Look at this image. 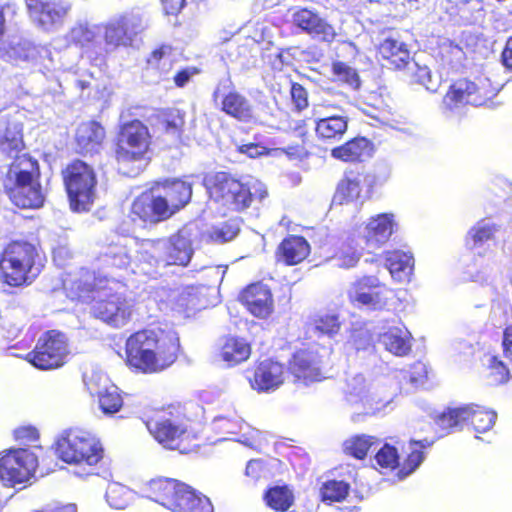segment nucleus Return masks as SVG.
Returning a JSON list of instances; mask_svg holds the SVG:
<instances>
[{
  "mask_svg": "<svg viewBox=\"0 0 512 512\" xmlns=\"http://www.w3.org/2000/svg\"><path fill=\"white\" fill-rule=\"evenodd\" d=\"M178 348L179 338L174 331H138L126 341L127 362L146 373L158 372L174 363Z\"/></svg>",
  "mask_w": 512,
  "mask_h": 512,
  "instance_id": "1",
  "label": "nucleus"
},
{
  "mask_svg": "<svg viewBox=\"0 0 512 512\" xmlns=\"http://www.w3.org/2000/svg\"><path fill=\"white\" fill-rule=\"evenodd\" d=\"M207 189L213 201L234 211L247 209L253 200L261 201L267 196L266 186L258 179L237 180L224 172L209 178Z\"/></svg>",
  "mask_w": 512,
  "mask_h": 512,
  "instance_id": "2",
  "label": "nucleus"
},
{
  "mask_svg": "<svg viewBox=\"0 0 512 512\" xmlns=\"http://www.w3.org/2000/svg\"><path fill=\"white\" fill-rule=\"evenodd\" d=\"M42 260L35 248L27 242H12L4 249L0 271L5 283L20 286L32 282L41 272Z\"/></svg>",
  "mask_w": 512,
  "mask_h": 512,
  "instance_id": "3",
  "label": "nucleus"
},
{
  "mask_svg": "<svg viewBox=\"0 0 512 512\" xmlns=\"http://www.w3.org/2000/svg\"><path fill=\"white\" fill-rule=\"evenodd\" d=\"M148 127L139 120L125 123L120 130L116 148V159L120 171L134 176L142 169L150 146Z\"/></svg>",
  "mask_w": 512,
  "mask_h": 512,
  "instance_id": "4",
  "label": "nucleus"
},
{
  "mask_svg": "<svg viewBox=\"0 0 512 512\" xmlns=\"http://www.w3.org/2000/svg\"><path fill=\"white\" fill-rule=\"evenodd\" d=\"M96 302L93 315L106 324L120 328L125 326L133 313V301L124 295V286L115 280H99L95 283Z\"/></svg>",
  "mask_w": 512,
  "mask_h": 512,
  "instance_id": "5",
  "label": "nucleus"
},
{
  "mask_svg": "<svg viewBox=\"0 0 512 512\" xmlns=\"http://www.w3.org/2000/svg\"><path fill=\"white\" fill-rule=\"evenodd\" d=\"M39 174L38 163L30 156H19L8 171V178L14 179L12 187L5 185L10 199L21 208H38L44 202L41 187L36 178Z\"/></svg>",
  "mask_w": 512,
  "mask_h": 512,
  "instance_id": "6",
  "label": "nucleus"
},
{
  "mask_svg": "<svg viewBox=\"0 0 512 512\" xmlns=\"http://www.w3.org/2000/svg\"><path fill=\"white\" fill-rule=\"evenodd\" d=\"M58 457L69 464L95 466L103 457L98 438L83 429L64 431L56 441Z\"/></svg>",
  "mask_w": 512,
  "mask_h": 512,
  "instance_id": "7",
  "label": "nucleus"
},
{
  "mask_svg": "<svg viewBox=\"0 0 512 512\" xmlns=\"http://www.w3.org/2000/svg\"><path fill=\"white\" fill-rule=\"evenodd\" d=\"M145 29L146 23L139 12L130 11L111 18L100 25L101 42H104V46L96 54L104 56L119 47L132 46L136 36Z\"/></svg>",
  "mask_w": 512,
  "mask_h": 512,
  "instance_id": "8",
  "label": "nucleus"
},
{
  "mask_svg": "<svg viewBox=\"0 0 512 512\" xmlns=\"http://www.w3.org/2000/svg\"><path fill=\"white\" fill-rule=\"evenodd\" d=\"M64 183L72 210L88 211L96 198L93 169L83 161H75L64 171Z\"/></svg>",
  "mask_w": 512,
  "mask_h": 512,
  "instance_id": "9",
  "label": "nucleus"
},
{
  "mask_svg": "<svg viewBox=\"0 0 512 512\" xmlns=\"http://www.w3.org/2000/svg\"><path fill=\"white\" fill-rule=\"evenodd\" d=\"M499 92L491 80L485 76H478L474 80L459 79L454 82L443 98L446 109L454 111L466 104L474 106L486 105Z\"/></svg>",
  "mask_w": 512,
  "mask_h": 512,
  "instance_id": "10",
  "label": "nucleus"
},
{
  "mask_svg": "<svg viewBox=\"0 0 512 512\" xmlns=\"http://www.w3.org/2000/svg\"><path fill=\"white\" fill-rule=\"evenodd\" d=\"M496 418V412L471 404L448 408L435 418V422L445 434L451 433L454 429H463L468 422L475 432L484 433L493 427Z\"/></svg>",
  "mask_w": 512,
  "mask_h": 512,
  "instance_id": "11",
  "label": "nucleus"
},
{
  "mask_svg": "<svg viewBox=\"0 0 512 512\" xmlns=\"http://www.w3.org/2000/svg\"><path fill=\"white\" fill-rule=\"evenodd\" d=\"M37 466V455L28 449H12L0 454V483L6 487L24 485Z\"/></svg>",
  "mask_w": 512,
  "mask_h": 512,
  "instance_id": "12",
  "label": "nucleus"
},
{
  "mask_svg": "<svg viewBox=\"0 0 512 512\" xmlns=\"http://www.w3.org/2000/svg\"><path fill=\"white\" fill-rule=\"evenodd\" d=\"M351 303L367 310L388 309L394 292L381 284L376 276H363L356 280L348 291Z\"/></svg>",
  "mask_w": 512,
  "mask_h": 512,
  "instance_id": "13",
  "label": "nucleus"
},
{
  "mask_svg": "<svg viewBox=\"0 0 512 512\" xmlns=\"http://www.w3.org/2000/svg\"><path fill=\"white\" fill-rule=\"evenodd\" d=\"M68 355L67 338L58 331H49L41 336L34 350L26 359L36 368L55 369L62 366Z\"/></svg>",
  "mask_w": 512,
  "mask_h": 512,
  "instance_id": "14",
  "label": "nucleus"
},
{
  "mask_svg": "<svg viewBox=\"0 0 512 512\" xmlns=\"http://www.w3.org/2000/svg\"><path fill=\"white\" fill-rule=\"evenodd\" d=\"M147 429L155 440L164 448L180 450L181 443L188 438L185 418L171 410L163 411L146 423Z\"/></svg>",
  "mask_w": 512,
  "mask_h": 512,
  "instance_id": "15",
  "label": "nucleus"
},
{
  "mask_svg": "<svg viewBox=\"0 0 512 512\" xmlns=\"http://www.w3.org/2000/svg\"><path fill=\"white\" fill-rule=\"evenodd\" d=\"M342 111L341 105L330 102L314 107L315 133L318 139L325 143L342 140L347 132L349 122L347 115L338 113Z\"/></svg>",
  "mask_w": 512,
  "mask_h": 512,
  "instance_id": "16",
  "label": "nucleus"
},
{
  "mask_svg": "<svg viewBox=\"0 0 512 512\" xmlns=\"http://www.w3.org/2000/svg\"><path fill=\"white\" fill-rule=\"evenodd\" d=\"M83 380L87 391L97 401L103 414L111 416L122 408L123 399L119 389L104 372L100 370L86 372Z\"/></svg>",
  "mask_w": 512,
  "mask_h": 512,
  "instance_id": "17",
  "label": "nucleus"
},
{
  "mask_svg": "<svg viewBox=\"0 0 512 512\" xmlns=\"http://www.w3.org/2000/svg\"><path fill=\"white\" fill-rule=\"evenodd\" d=\"M480 13V3L471 0H436L432 11L427 15V23L436 25L432 34L440 32V26L450 21L471 23L477 19L473 14Z\"/></svg>",
  "mask_w": 512,
  "mask_h": 512,
  "instance_id": "18",
  "label": "nucleus"
},
{
  "mask_svg": "<svg viewBox=\"0 0 512 512\" xmlns=\"http://www.w3.org/2000/svg\"><path fill=\"white\" fill-rule=\"evenodd\" d=\"M25 2L32 21L46 31L60 27L71 9V5L62 0H26Z\"/></svg>",
  "mask_w": 512,
  "mask_h": 512,
  "instance_id": "19",
  "label": "nucleus"
},
{
  "mask_svg": "<svg viewBox=\"0 0 512 512\" xmlns=\"http://www.w3.org/2000/svg\"><path fill=\"white\" fill-rule=\"evenodd\" d=\"M172 216L169 206L160 194V190L144 192L138 196L131 206V218L143 223L156 224Z\"/></svg>",
  "mask_w": 512,
  "mask_h": 512,
  "instance_id": "20",
  "label": "nucleus"
},
{
  "mask_svg": "<svg viewBox=\"0 0 512 512\" xmlns=\"http://www.w3.org/2000/svg\"><path fill=\"white\" fill-rule=\"evenodd\" d=\"M377 56L383 66L402 69L410 64V51L396 31L383 32L376 44Z\"/></svg>",
  "mask_w": 512,
  "mask_h": 512,
  "instance_id": "21",
  "label": "nucleus"
},
{
  "mask_svg": "<svg viewBox=\"0 0 512 512\" xmlns=\"http://www.w3.org/2000/svg\"><path fill=\"white\" fill-rule=\"evenodd\" d=\"M323 357L316 349L300 350L293 355L289 370L297 380L306 384L321 381L325 378Z\"/></svg>",
  "mask_w": 512,
  "mask_h": 512,
  "instance_id": "22",
  "label": "nucleus"
},
{
  "mask_svg": "<svg viewBox=\"0 0 512 512\" xmlns=\"http://www.w3.org/2000/svg\"><path fill=\"white\" fill-rule=\"evenodd\" d=\"M397 226L393 213H380L368 218L360 233L367 248L378 249L389 241Z\"/></svg>",
  "mask_w": 512,
  "mask_h": 512,
  "instance_id": "23",
  "label": "nucleus"
},
{
  "mask_svg": "<svg viewBox=\"0 0 512 512\" xmlns=\"http://www.w3.org/2000/svg\"><path fill=\"white\" fill-rule=\"evenodd\" d=\"M151 252L164 251V262L166 265L185 266L189 263L193 254L191 241L185 231L181 230L169 239H158L156 246L147 244Z\"/></svg>",
  "mask_w": 512,
  "mask_h": 512,
  "instance_id": "24",
  "label": "nucleus"
},
{
  "mask_svg": "<svg viewBox=\"0 0 512 512\" xmlns=\"http://www.w3.org/2000/svg\"><path fill=\"white\" fill-rule=\"evenodd\" d=\"M368 175L358 171H347L340 180L334 195V201L339 204L360 203L369 197Z\"/></svg>",
  "mask_w": 512,
  "mask_h": 512,
  "instance_id": "25",
  "label": "nucleus"
},
{
  "mask_svg": "<svg viewBox=\"0 0 512 512\" xmlns=\"http://www.w3.org/2000/svg\"><path fill=\"white\" fill-rule=\"evenodd\" d=\"M345 394L350 405L357 408L361 407L366 414L374 413L379 409L380 399L378 395L372 391L371 386L361 374H356L347 379Z\"/></svg>",
  "mask_w": 512,
  "mask_h": 512,
  "instance_id": "26",
  "label": "nucleus"
},
{
  "mask_svg": "<svg viewBox=\"0 0 512 512\" xmlns=\"http://www.w3.org/2000/svg\"><path fill=\"white\" fill-rule=\"evenodd\" d=\"M213 99L220 103L221 110L238 121L249 123L254 120V109L250 101L236 91L227 93L218 86L213 93Z\"/></svg>",
  "mask_w": 512,
  "mask_h": 512,
  "instance_id": "27",
  "label": "nucleus"
},
{
  "mask_svg": "<svg viewBox=\"0 0 512 512\" xmlns=\"http://www.w3.org/2000/svg\"><path fill=\"white\" fill-rule=\"evenodd\" d=\"M211 427L216 434L221 436L220 440L232 439L230 436L243 432V439H238V441L247 446H253L255 435L258 434V431L251 429L235 412L229 415H217L212 420Z\"/></svg>",
  "mask_w": 512,
  "mask_h": 512,
  "instance_id": "28",
  "label": "nucleus"
},
{
  "mask_svg": "<svg viewBox=\"0 0 512 512\" xmlns=\"http://www.w3.org/2000/svg\"><path fill=\"white\" fill-rule=\"evenodd\" d=\"M292 21L297 27L322 41L332 42L336 36L334 27L312 10L295 11Z\"/></svg>",
  "mask_w": 512,
  "mask_h": 512,
  "instance_id": "29",
  "label": "nucleus"
},
{
  "mask_svg": "<svg viewBox=\"0 0 512 512\" xmlns=\"http://www.w3.org/2000/svg\"><path fill=\"white\" fill-rule=\"evenodd\" d=\"M284 382L283 366L272 360H264L256 367L251 387L258 392H271L278 389Z\"/></svg>",
  "mask_w": 512,
  "mask_h": 512,
  "instance_id": "30",
  "label": "nucleus"
},
{
  "mask_svg": "<svg viewBox=\"0 0 512 512\" xmlns=\"http://www.w3.org/2000/svg\"><path fill=\"white\" fill-rule=\"evenodd\" d=\"M241 301L251 314L259 318L269 316L273 310L271 291L262 283L248 286L241 294Z\"/></svg>",
  "mask_w": 512,
  "mask_h": 512,
  "instance_id": "31",
  "label": "nucleus"
},
{
  "mask_svg": "<svg viewBox=\"0 0 512 512\" xmlns=\"http://www.w3.org/2000/svg\"><path fill=\"white\" fill-rule=\"evenodd\" d=\"M205 290V287L188 286L172 291L169 295L171 308L190 316L191 312L205 307Z\"/></svg>",
  "mask_w": 512,
  "mask_h": 512,
  "instance_id": "32",
  "label": "nucleus"
},
{
  "mask_svg": "<svg viewBox=\"0 0 512 512\" xmlns=\"http://www.w3.org/2000/svg\"><path fill=\"white\" fill-rule=\"evenodd\" d=\"M181 482L169 478H156L147 482L142 492L145 497L170 510L174 506V497L180 489Z\"/></svg>",
  "mask_w": 512,
  "mask_h": 512,
  "instance_id": "33",
  "label": "nucleus"
},
{
  "mask_svg": "<svg viewBox=\"0 0 512 512\" xmlns=\"http://www.w3.org/2000/svg\"><path fill=\"white\" fill-rule=\"evenodd\" d=\"M18 12L19 7L13 2L0 4V58L16 60L28 57V54L25 53L23 49L12 46L11 43L3 40L6 34L7 24L14 20Z\"/></svg>",
  "mask_w": 512,
  "mask_h": 512,
  "instance_id": "34",
  "label": "nucleus"
},
{
  "mask_svg": "<svg viewBox=\"0 0 512 512\" xmlns=\"http://www.w3.org/2000/svg\"><path fill=\"white\" fill-rule=\"evenodd\" d=\"M105 137L103 127L94 121L81 123L76 130V144L81 153H97Z\"/></svg>",
  "mask_w": 512,
  "mask_h": 512,
  "instance_id": "35",
  "label": "nucleus"
},
{
  "mask_svg": "<svg viewBox=\"0 0 512 512\" xmlns=\"http://www.w3.org/2000/svg\"><path fill=\"white\" fill-rule=\"evenodd\" d=\"M169 206L171 214L184 208L191 200L192 184L185 180L174 179L167 181L160 191Z\"/></svg>",
  "mask_w": 512,
  "mask_h": 512,
  "instance_id": "36",
  "label": "nucleus"
},
{
  "mask_svg": "<svg viewBox=\"0 0 512 512\" xmlns=\"http://www.w3.org/2000/svg\"><path fill=\"white\" fill-rule=\"evenodd\" d=\"M411 333L404 326L389 327L379 336L385 349L396 356H405L411 351Z\"/></svg>",
  "mask_w": 512,
  "mask_h": 512,
  "instance_id": "37",
  "label": "nucleus"
},
{
  "mask_svg": "<svg viewBox=\"0 0 512 512\" xmlns=\"http://www.w3.org/2000/svg\"><path fill=\"white\" fill-rule=\"evenodd\" d=\"M179 501H186L187 506H181L175 501L174 506H171L172 512H213V505L208 497L201 493H197L190 486L182 483L178 490Z\"/></svg>",
  "mask_w": 512,
  "mask_h": 512,
  "instance_id": "38",
  "label": "nucleus"
},
{
  "mask_svg": "<svg viewBox=\"0 0 512 512\" xmlns=\"http://www.w3.org/2000/svg\"><path fill=\"white\" fill-rule=\"evenodd\" d=\"M309 252V243L303 237L289 236L279 245L277 256L287 265H295L303 261Z\"/></svg>",
  "mask_w": 512,
  "mask_h": 512,
  "instance_id": "39",
  "label": "nucleus"
},
{
  "mask_svg": "<svg viewBox=\"0 0 512 512\" xmlns=\"http://www.w3.org/2000/svg\"><path fill=\"white\" fill-rule=\"evenodd\" d=\"M251 354L249 343L243 338H227L221 347L220 358L227 366H235L246 361Z\"/></svg>",
  "mask_w": 512,
  "mask_h": 512,
  "instance_id": "40",
  "label": "nucleus"
},
{
  "mask_svg": "<svg viewBox=\"0 0 512 512\" xmlns=\"http://www.w3.org/2000/svg\"><path fill=\"white\" fill-rule=\"evenodd\" d=\"M386 267L397 281H406L412 274L414 258L410 253L392 251L386 254Z\"/></svg>",
  "mask_w": 512,
  "mask_h": 512,
  "instance_id": "41",
  "label": "nucleus"
},
{
  "mask_svg": "<svg viewBox=\"0 0 512 512\" xmlns=\"http://www.w3.org/2000/svg\"><path fill=\"white\" fill-rule=\"evenodd\" d=\"M68 37L71 42L81 47L94 48L96 52L100 51V25L77 24L70 30Z\"/></svg>",
  "mask_w": 512,
  "mask_h": 512,
  "instance_id": "42",
  "label": "nucleus"
},
{
  "mask_svg": "<svg viewBox=\"0 0 512 512\" xmlns=\"http://www.w3.org/2000/svg\"><path fill=\"white\" fill-rule=\"evenodd\" d=\"M368 148V140L363 137H358L333 148L331 150V156L340 161L354 162L359 160L367 152Z\"/></svg>",
  "mask_w": 512,
  "mask_h": 512,
  "instance_id": "43",
  "label": "nucleus"
},
{
  "mask_svg": "<svg viewBox=\"0 0 512 512\" xmlns=\"http://www.w3.org/2000/svg\"><path fill=\"white\" fill-rule=\"evenodd\" d=\"M431 444L432 442L428 441L427 439L421 441L411 440L409 442L406 449L408 456L398 472L400 479H404L405 477L409 476L421 465L425 458L422 450L426 447H429Z\"/></svg>",
  "mask_w": 512,
  "mask_h": 512,
  "instance_id": "44",
  "label": "nucleus"
},
{
  "mask_svg": "<svg viewBox=\"0 0 512 512\" xmlns=\"http://www.w3.org/2000/svg\"><path fill=\"white\" fill-rule=\"evenodd\" d=\"M158 240H144L137 251V260L141 265V271L147 275H153L155 268L160 265H166L164 262V251L151 252L147 244L156 246Z\"/></svg>",
  "mask_w": 512,
  "mask_h": 512,
  "instance_id": "45",
  "label": "nucleus"
},
{
  "mask_svg": "<svg viewBox=\"0 0 512 512\" xmlns=\"http://www.w3.org/2000/svg\"><path fill=\"white\" fill-rule=\"evenodd\" d=\"M22 146V126L18 122L0 121V150L5 153L18 151Z\"/></svg>",
  "mask_w": 512,
  "mask_h": 512,
  "instance_id": "46",
  "label": "nucleus"
},
{
  "mask_svg": "<svg viewBox=\"0 0 512 512\" xmlns=\"http://www.w3.org/2000/svg\"><path fill=\"white\" fill-rule=\"evenodd\" d=\"M379 440L370 435H355L347 439L343 443V449L346 454H349L357 459H363L368 451L379 446Z\"/></svg>",
  "mask_w": 512,
  "mask_h": 512,
  "instance_id": "47",
  "label": "nucleus"
},
{
  "mask_svg": "<svg viewBox=\"0 0 512 512\" xmlns=\"http://www.w3.org/2000/svg\"><path fill=\"white\" fill-rule=\"evenodd\" d=\"M134 500V492L128 487L113 482L107 486L106 501L114 509H125Z\"/></svg>",
  "mask_w": 512,
  "mask_h": 512,
  "instance_id": "48",
  "label": "nucleus"
},
{
  "mask_svg": "<svg viewBox=\"0 0 512 512\" xmlns=\"http://www.w3.org/2000/svg\"><path fill=\"white\" fill-rule=\"evenodd\" d=\"M312 325L315 333L327 337H333L341 328V322L338 315L332 312H325L316 315L313 319Z\"/></svg>",
  "mask_w": 512,
  "mask_h": 512,
  "instance_id": "49",
  "label": "nucleus"
},
{
  "mask_svg": "<svg viewBox=\"0 0 512 512\" xmlns=\"http://www.w3.org/2000/svg\"><path fill=\"white\" fill-rule=\"evenodd\" d=\"M240 231V224L237 219L212 227L208 231V237L213 243L223 244L233 240Z\"/></svg>",
  "mask_w": 512,
  "mask_h": 512,
  "instance_id": "50",
  "label": "nucleus"
},
{
  "mask_svg": "<svg viewBox=\"0 0 512 512\" xmlns=\"http://www.w3.org/2000/svg\"><path fill=\"white\" fill-rule=\"evenodd\" d=\"M409 70L412 71L415 82L424 86L430 92H436L441 85V77L433 75L427 66H420L413 62L408 65Z\"/></svg>",
  "mask_w": 512,
  "mask_h": 512,
  "instance_id": "51",
  "label": "nucleus"
},
{
  "mask_svg": "<svg viewBox=\"0 0 512 512\" xmlns=\"http://www.w3.org/2000/svg\"><path fill=\"white\" fill-rule=\"evenodd\" d=\"M101 260L107 265L124 268L130 264L131 257L127 250V245L118 243L109 246Z\"/></svg>",
  "mask_w": 512,
  "mask_h": 512,
  "instance_id": "52",
  "label": "nucleus"
},
{
  "mask_svg": "<svg viewBox=\"0 0 512 512\" xmlns=\"http://www.w3.org/2000/svg\"><path fill=\"white\" fill-rule=\"evenodd\" d=\"M345 351L350 354L352 351L360 352L371 349L372 335L364 328L354 329L351 331L350 337L345 343Z\"/></svg>",
  "mask_w": 512,
  "mask_h": 512,
  "instance_id": "53",
  "label": "nucleus"
},
{
  "mask_svg": "<svg viewBox=\"0 0 512 512\" xmlns=\"http://www.w3.org/2000/svg\"><path fill=\"white\" fill-rule=\"evenodd\" d=\"M265 500L275 510H287L292 504V494L287 487L276 486L267 491Z\"/></svg>",
  "mask_w": 512,
  "mask_h": 512,
  "instance_id": "54",
  "label": "nucleus"
},
{
  "mask_svg": "<svg viewBox=\"0 0 512 512\" xmlns=\"http://www.w3.org/2000/svg\"><path fill=\"white\" fill-rule=\"evenodd\" d=\"M349 493V484L344 481L331 480L323 484L321 496L323 501L340 502Z\"/></svg>",
  "mask_w": 512,
  "mask_h": 512,
  "instance_id": "55",
  "label": "nucleus"
},
{
  "mask_svg": "<svg viewBox=\"0 0 512 512\" xmlns=\"http://www.w3.org/2000/svg\"><path fill=\"white\" fill-rule=\"evenodd\" d=\"M149 69L159 71L160 77L165 75L171 68L172 60L170 56V47L163 46L154 50L147 59Z\"/></svg>",
  "mask_w": 512,
  "mask_h": 512,
  "instance_id": "56",
  "label": "nucleus"
},
{
  "mask_svg": "<svg viewBox=\"0 0 512 512\" xmlns=\"http://www.w3.org/2000/svg\"><path fill=\"white\" fill-rule=\"evenodd\" d=\"M487 367L489 369V382L492 385H499L506 383L509 380V370L503 361L499 360L496 356H489L487 358Z\"/></svg>",
  "mask_w": 512,
  "mask_h": 512,
  "instance_id": "57",
  "label": "nucleus"
},
{
  "mask_svg": "<svg viewBox=\"0 0 512 512\" xmlns=\"http://www.w3.org/2000/svg\"><path fill=\"white\" fill-rule=\"evenodd\" d=\"M375 461L380 468L394 469L399 463L397 449L389 444H384L376 453Z\"/></svg>",
  "mask_w": 512,
  "mask_h": 512,
  "instance_id": "58",
  "label": "nucleus"
},
{
  "mask_svg": "<svg viewBox=\"0 0 512 512\" xmlns=\"http://www.w3.org/2000/svg\"><path fill=\"white\" fill-rule=\"evenodd\" d=\"M333 73L339 81L348 84L350 87L354 89L359 87L360 80L356 70L347 64L343 62L334 63Z\"/></svg>",
  "mask_w": 512,
  "mask_h": 512,
  "instance_id": "59",
  "label": "nucleus"
},
{
  "mask_svg": "<svg viewBox=\"0 0 512 512\" xmlns=\"http://www.w3.org/2000/svg\"><path fill=\"white\" fill-rule=\"evenodd\" d=\"M360 257L361 252L347 243L341 247L335 260L337 261V265L339 267L351 268L358 263Z\"/></svg>",
  "mask_w": 512,
  "mask_h": 512,
  "instance_id": "60",
  "label": "nucleus"
},
{
  "mask_svg": "<svg viewBox=\"0 0 512 512\" xmlns=\"http://www.w3.org/2000/svg\"><path fill=\"white\" fill-rule=\"evenodd\" d=\"M495 231L496 228L494 224L489 221H480L470 230L469 235L472 237L475 244H482L490 240Z\"/></svg>",
  "mask_w": 512,
  "mask_h": 512,
  "instance_id": "61",
  "label": "nucleus"
},
{
  "mask_svg": "<svg viewBox=\"0 0 512 512\" xmlns=\"http://www.w3.org/2000/svg\"><path fill=\"white\" fill-rule=\"evenodd\" d=\"M184 125V118L178 110L170 112L163 121L164 129L171 135H179Z\"/></svg>",
  "mask_w": 512,
  "mask_h": 512,
  "instance_id": "62",
  "label": "nucleus"
},
{
  "mask_svg": "<svg viewBox=\"0 0 512 512\" xmlns=\"http://www.w3.org/2000/svg\"><path fill=\"white\" fill-rule=\"evenodd\" d=\"M407 375H409V382L413 386L422 384L427 377V369L425 364L421 362L415 363L409 372H404L403 377L406 378Z\"/></svg>",
  "mask_w": 512,
  "mask_h": 512,
  "instance_id": "63",
  "label": "nucleus"
},
{
  "mask_svg": "<svg viewBox=\"0 0 512 512\" xmlns=\"http://www.w3.org/2000/svg\"><path fill=\"white\" fill-rule=\"evenodd\" d=\"M291 95L293 101L295 102V105L299 110L307 107V94L305 89L301 85L294 84L291 88Z\"/></svg>",
  "mask_w": 512,
  "mask_h": 512,
  "instance_id": "64",
  "label": "nucleus"
}]
</instances>
